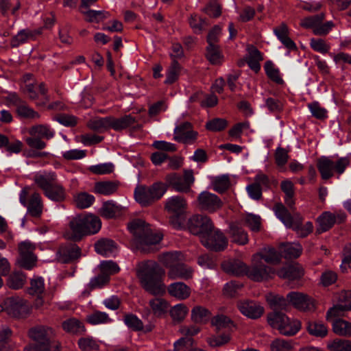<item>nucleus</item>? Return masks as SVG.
<instances>
[{"label": "nucleus", "instance_id": "393cba45", "mask_svg": "<svg viewBox=\"0 0 351 351\" xmlns=\"http://www.w3.org/2000/svg\"><path fill=\"white\" fill-rule=\"evenodd\" d=\"M40 34V32L39 30L21 29L12 38L10 45L12 47H16L25 43L34 40L36 36Z\"/></svg>", "mask_w": 351, "mask_h": 351}, {"label": "nucleus", "instance_id": "412c9836", "mask_svg": "<svg viewBox=\"0 0 351 351\" xmlns=\"http://www.w3.org/2000/svg\"><path fill=\"white\" fill-rule=\"evenodd\" d=\"M148 306L155 317H161L168 312L169 304L161 297H155L149 300Z\"/></svg>", "mask_w": 351, "mask_h": 351}, {"label": "nucleus", "instance_id": "6e6d98bb", "mask_svg": "<svg viewBox=\"0 0 351 351\" xmlns=\"http://www.w3.org/2000/svg\"><path fill=\"white\" fill-rule=\"evenodd\" d=\"M212 185L216 192L222 193L226 191L230 185V178L228 175L217 176L212 181Z\"/></svg>", "mask_w": 351, "mask_h": 351}, {"label": "nucleus", "instance_id": "f704fd0d", "mask_svg": "<svg viewBox=\"0 0 351 351\" xmlns=\"http://www.w3.org/2000/svg\"><path fill=\"white\" fill-rule=\"evenodd\" d=\"M29 133L33 136L49 140L55 135V131L50 126L45 124H38L29 128Z\"/></svg>", "mask_w": 351, "mask_h": 351}, {"label": "nucleus", "instance_id": "4be33fe9", "mask_svg": "<svg viewBox=\"0 0 351 351\" xmlns=\"http://www.w3.org/2000/svg\"><path fill=\"white\" fill-rule=\"evenodd\" d=\"M195 133L191 129V123L185 122L174 129V139L179 142L188 143L195 139Z\"/></svg>", "mask_w": 351, "mask_h": 351}, {"label": "nucleus", "instance_id": "a211bd4d", "mask_svg": "<svg viewBox=\"0 0 351 351\" xmlns=\"http://www.w3.org/2000/svg\"><path fill=\"white\" fill-rule=\"evenodd\" d=\"M237 307L241 314L253 319L261 317L264 313L263 306L254 300H240L237 302Z\"/></svg>", "mask_w": 351, "mask_h": 351}, {"label": "nucleus", "instance_id": "c756f323", "mask_svg": "<svg viewBox=\"0 0 351 351\" xmlns=\"http://www.w3.org/2000/svg\"><path fill=\"white\" fill-rule=\"evenodd\" d=\"M221 267L226 272L235 276H241L244 274L247 275L248 269V267L244 263L238 260L226 261L222 263Z\"/></svg>", "mask_w": 351, "mask_h": 351}, {"label": "nucleus", "instance_id": "423d86ee", "mask_svg": "<svg viewBox=\"0 0 351 351\" xmlns=\"http://www.w3.org/2000/svg\"><path fill=\"white\" fill-rule=\"evenodd\" d=\"M166 191L167 186L162 182H156L149 186L140 185L134 190V198L142 206H147L161 198Z\"/></svg>", "mask_w": 351, "mask_h": 351}, {"label": "nucleus", "instance_id": "f257e3e1", "mask_svg": "<svg viewBox=\"0 0 351 351\" xmlns=\"http://www.w3.org/2000/svg\"><path fill=\"white\" fill-rule=\"evenodd\" d=\"M165 270L156 262L147 261L139 264L137 276L143 289L154 295H162L166 292L163 282Z\"/></svg>", "mask_w": 351, "mask_h": 351}, {"label": "nucleus", "instance_id": "de8ad7c7", "mask_svg": "<svg viewBox=\"0 0 351 351\" xmlns=\"http://www.w3.org/2000/svg\"><path fill=\"white\" fill-rule=\"evenodd\" d=\"M280 187L285 194V202L289 208H293L295 204L293 184L290 180H284L281 182Z\"/></svg>", "mask_w": 351, "mask_h": 351}, {"label": "nucleus", "instance_id": "3c124183", "mask_svg": "<svg viewBox=\"0 0 351 351\" xmlns=\"http://www.w3.org/2000/svg\"><path fill=\"white\" fill-rule=\"evenodd\" d=\"M214 226L210 219L207 216H202L199 219V239L208 237L209 234L214 231Z\"/></svg>", "mask_w": 351, "mask_h": 351}, {"label": "nucleus", "instance_id": "6ab92c4d", "mask_svg": "<svg viewBox=\"0 0 351 351\" xmlns=\"http://www.w3.org/2000/svg\"><path fill=\"white\" fill-rule=\"evenodd\" d=\"M80 248L75 245H64L60 247L56 253V258L61 263H69L81 256Z\"/></svg>", "mask_w": 351, "mask_h": 351}, {"label": "nucleus", "instance_id": "603ef678", "mask_svg": "<svg viewBox=\"0 0 351 351\" xmlns=\"http://www.w3.org/2000/svg\"><path fill=\"white\" fill-rule=\"evenodd\" d=\"M18 116L23 119H38L40 118L38 112L30 108L24 101L16 109Z\"/></svg>", "mask_w": 351, "mask_h": 351}, {"label": "nucleus", "instance_id": "473e14b6", "mask_svg": "<svg viewBox=\"0 0 351 351\" xmlns=\"http://www.w3.org/2000/svg\"><path fill=\"white\" fill-rule=\"evenodd\" d=\"M169 293L177 299L184 300L190 295V289L183 282H173L168 287Z\"/></svg>", "mask_w": 351, "mask_h": 351}, {"label": "nucleus", "instance_id": "2eb2a0df", "mask_svg": "<svg viewBox=\"0 0 351 351\" xmlns=\"http://www.w3.org/2000/svg\"><path fill=\"white\" fill-rule=\"evenodd\" d=\"M287 298L288 302L299 311H313L315 308L314 300L303 293L293 291Z\"/></svg>", "mask_w": 351, "mask_h": 351}, {"label": "nucleus", "instance_id": "20e7f679", "mask_svg": "<svg viewBox=\"0 0 351 351\" xmlns=\"http://www.w3.org/2000/svg\"><path fill=\"white\" fill-rule=\"evenodd\" d=\"M52 334V330L44 326L32 328L28 335L34 343L26 346L24 351H60L59 345L51 341Z\"/></svg>", "mask_w": 351, "mask_h": 351}, {"label": "nucleus", "instance_id": "f3484780", "mask_svg": "<svg viewBox=\"0 0 351 351\" xmlns=\"http://www.w3.org/2000/svg\"><path fill=\"white\" fill-rule=\"evenodd\" d=\"M222 206L223 202L217 195L208 191H203L199 194V208L213 213Z\"/></svg>", "mask_w": 351, "mask_h": 351}, {"label": "nucleus", "instance_id": "a19ab883", "mask_svg": "<svg viewBox=\"0 0 351 351\" xmlns=\"http://www.w3.org/2000/svg\"><path fill=\"white\" fill-rule=\"evenodd\" d=\"M110 117H95L90 119L87 125L90 129L101 132L110 128Z\"/></svg>", "mask_w": 351, "mask_h": 351}, {"label": "nucleus", "instance_id": "dca6fc26", "mask_svg": "<svg viewBox=\"0 0 351 351\" xmlns=\"http://www.w3.org/2000/svg\"><path fill=\"white\" fill-rule=\"evenodd\" d=\"M200 242L207 249L216 252L223 250L228 245L226 237L219 230L213 231L208 237H203Z\"/></svg>", "mask_w": 351, "mask_h": 351}, {"label": "nucleus", "instance_id": "f8f14e48", "mask_svg": "<svg viewBox=\"0 0 351 351\" xmlns=\"http://www.w3.org/2000/svg\"><path fill=\"white\" fill-rule=\"evenodd\" d=\"M21 89L31 100L36 101L38 106H45L49 100L43 83H28L21 86Z\"/></svg>", "mask_w": 351, "mask_h": 351}, {"label": "nucleus", "instance_id": "c03bdc74", "mask_svg": "<svg viewBox=\"0 0 351 351\" xmlns=\"http://www.w3.org/2000/svg\"><path fill=\"white\" fill-rule=\"evenodd\" d=\"M118 185L114 182L105 181L97 182L95 185L94 191L96 193L110 195L117 191Z\"/></svg>", "mask_w": 351, "mask_h": 351}, {"label": "nucleus", "instance_id": "ea45409f", "mask_svg": "<svg viewBox=\"0 0 351 351\" xmlns=\"http://www.w3.org/2000/svg\"><path fill=\"white\" fill-rule=\"evenodd\" d=\"M333 332L339 336L351 337V322L341 318L332 322Z\"/></svg>", "mask_w": 351, "mask_h": 351}, {"label": "nucleus", "instance_id": "a878e982", "mask_svg": "<svg viewBox=\"0 0 351 351\" xmlns=\"http://www.w3.org/2000/svg\"><path fill=\"white\" fill-rule=\"evenodd\" d=\"M247 50V54L245 56V61L252 70L257 73L261 69L260 62L263 60L262 54L257 48L252 45L249 46Z\"/></svg>", "mask_w": 351, "mask_h": 351}, {"label": "nucleus", "instance_id": "774afa93", "mask_svg": "<svg viewBox=\"0 0 351 351\" xmlns=\"http://www.w3.org/2000/svg\"><path fill=\"white\" fill-rule=\"evenodd\" d=\"M331 351H351V341L347 340L333 341L328 344Z\"/></svg>", "mask_w": 351, "mask_h": 351}, {"label": "nucleus", "instance_id": "7c9ffc66", "mask_svg": "<svg viewBox=\"0 0 351 351\" xmlns=\"http://www.w3.org/2000/svg\"><path fill=\"white\" fill-rule=\"evenodd\" d=\"M306 330L311 335L319 338L325 337L328 332L327 326L318 320H308L306 323Z\"/></svg>", "mask_w": 351, "mask_h": 351}, {"label": "nucleus", "instance_id": "2f4dec72", "mask_svg": "<svg viewBox=\"0 0 351 351\" xmlns=\"http://www.w3.org/2000/svg\"><path fill=\"white\" fill-rule=\"evenodd\" d=\"M337 217L329 211L324 212L317 219L319 224L317 231L324 232L330 229L335 223Z\"/></svg>", "mask_w": 351, "mask_h": 351}, {"label": "nucleus", "instance_id": "ddd939ff", "mask_svg": "<svg viewBox=\"0 0 351 351\" xmlns=\"http://www.w3.org/2000/svg\"><path fill=\"white\" fill-rule=\"evenodd\" d=\"M274 270L266 266L260 260H253L251 267H248L247 276L254 281L261 282L271 278Z\"/></svg>", "mask_w": 351, "mask_h": 351}, {"label": "nucleus", "instance_id": "6e6552de", "mask_svg": "<svg viewBox=\"0 0 351 351\" xmlns=\"http://www.w3.org/2000/svg\"><path fill=\"white\" fill-rule=\"evenodd\" d=\"M350 163V160L347 157L340 158L334 161L329 157L322 156L317 160V167L322 178L328 180L333 176L334 171L339 175L342 174Z\"/></svg>", "mask_w": 351, "mask_h": 351}, {"label": "nucleus", "instance_id": "9d476101", "mask_svg": "<svg viewBox=\"0 0 351 351\" xmlns=\"http://www.w3.org/2000/svg\"><path fill=\"white\" fill-rule=\"evenodd\" d=\"M29 188L23 189L19 193V201L24 206H27V213L33 217H40L43 212V204L42 198L38 193H34L31 195L28 202L26 197L29 193Z\"/></svg>", "mask_w": 351, "mask_h": 351}, {"label": "nucleus", "instance_id": "09e8293b", "mask_svg": "<svg viewBox=\"0 0 351 351\" xmlns=\"http://www.w3.org/2000/svg\"><path fill=\"white\" fill-rule=\"evenodd\" d=\"M267 301L270 304L274 311H279V310H287L288 303L287 298L285 299L279 295L269 294L267 295Z\"/></svg>", "mask_w": 351, "mask_h": 351}, {"label": "nucleus", "instance_id": "0eeeda50", "mask_svg": "<svg viewBox=\"0 0 351 351\" xmlns=\"http://www.w3.org/2000/svg\"><path fill=\"white\" fill-rule=\"evenodd\" d=\"M0 311L14 318H23L29 314L31 306L27 300L16 295L5 299L0 304Z\"/></svg>", "mask_w": 351, "mask_h": 351}, {"label": "nucleus", "instance_id": "5701e85b", "mask_svg": "<svg viewBox=\"0 0 351 351\" xmlns=\"http://www.w3.org/2000/svg\"><path fill=\"white\" fill-rule=\"evenodd\" d=\"M95 249L97 254L104 256H113L118 252L117 244L111 239H102L95 244Z\"/></svg>", "mask_w": 351, "mask_h": 351}, {"label": "nucleus", "instance_id": "69168bd1", "mask_svg": "<svg viewBox=\"0 0 351 351\" xmlns=\"http://www.w3.org/2000/svg\"><path fill=\"white\" fill-rule=\"evenodd\" d=\"M324 17V14L320 13L317 15L304 18L300 21V25L305 28H313L315 29L317 25L323 21Z\"/></svg>", "mask_w": 351, "mask_h": 351}, {"label": "nucleus", "instance_id": "1a4fd4ad", "mask_svg": "<svg viewBox=\"0 0 351 351\" xmlns=\"http://www.w3.org/2000/svg\"><path fill=\"white\" fill-rule=\"evenodd\" d=\"M165 185L171 187L178 192H188L195 182L193 171L190 169L184 171L182 176L171 173L166 176Z\"/></svg>", "mask_w": 351, "mask_h": 351}, {"label": "nucleus", "instance_id": "13d9d810", "mask_svg": "<svg viewBox=\"0 0 351 351\" xmlns=\"http://www.w3.org/2000/svg\"><path fill=\"white\" fill-rule=\"evenodd\" d=\"M242 221L253 232H258L261 230V219L258 215L249 213L243 217Z\"/></svg>", "mask_w": 351, "mask_h": 351}, {"label": "nucleus", "instance_id": "052dcab7", "mask_svg": "<svg viewBox=\"0 0 351 351\" xmlns=\"http://www.w3.org/2000/svg\"><path fill=\"white\" fill-rule=\"evenodd\" d=\"M182 257V256L179 252H167L162 254L161 261L165 266L171 269V267L180 263Z\"/></svg>", "mask_w": 351, "mask_h": 351}, {"label": "nucleus", "instance_id": "39448f33", "mask_svg": "<svg viewBox=\"0 0 351 351\" xmlns=\"http://www.w3.org/2000/svg\"><path fill=\"white\" fill-rule=\"evenodd\" d=\"M268 324L285 336L295 335L301 328V322L296 319L289 318L280 311H273L267 315Z\"/></svg>", "mask_w": 351, "mask_h": 351}, {"label": "nucleus", "instance_id": "58836bf2", "mask_svg": "<svg viewBox=\"0 0 351 351\" xmlns=\"http://www.w3.org/2000/svg\"><path fill=\"white\" fill-rule=\"evenodd\" d=\"M303 274V269L298 265H289L282 267L278 271L279 277L289 280L300 278Z\"/></svg>", "mask_w": 351, "mask_h": 351}, {"label": "nucleus", "instance_id": "cd10ccee", "mask_svg": "<svg viewBox=\"0 0 351 351\" xmlns=\"http://www.w3.org/2000/svg\"><path fill=\"white\" fill-rule=\"evenodd\" d=\"M186 202L180 196H173L167 199L165 208L169 213L176 215H182L186 208Z\"/></svg>", "mask_w": 351, "mask_h": 351}, {"label": "nucleus", "instance_id": "79ce46f5", "mask_svg": "<svg viewBox=\"0 0 351 351\" xmlns=\"http://www.w3.org/2000/svg\"><path fill=\"white\" fill-rule=\"evenodd\" d=\"M295 222L293 223V228L301 237H305L308 235L313 230V223L307 221L304 226H302V218L300 215H295Z\"/></svg>", "mask_w": 351, "mask_h": 351}, {"label": "nucleus", "instance_id": "37998d69", "mask_svg": "<svg viewBox=\"0 0 351 351\" xmlns=\"http://www.w3.org/2000/svg\"><path fill=\"white\" fill-rule=\"evenodd\" d=\"M77 345L82 351H98L100 348L99 341L91 336L80 338Z\"/></svg>", "mask_w": 351, "mask_h": 351}, {"label": "nucleus", "instance_id": "680f3d73", "mask_svg": "<svg viewBox=\"0 0 351 351\" xmlns=\"http://www.w3.org/2000/svg\"><path fill=\"white\" fill-rule=\"evenodd\" d=\"M265 71L267 77L277 84L283 83V80L280 77V71L271 61H267L265 64Z\"/></svg>", "mask_w": 351, "mask_h": 351}, {"label": "nucleus", "instance_id": "338daca9", "mask_svg": "<svg viewBox=\"0 0 351 351\" xmlns=\"http://www.w3.org/2000/svg\"><path fill=\"white\" fill-rule=\"evenodd\" d=\"M23 143L14 137L8 138V143L4 145L8 156L19 154L23 149Z\"/></svg>", "mask_w": 351, "mask_h": 351}, {"label": "nucleus", "instance_id": "72a5a7b5", "mask_svg": "<svg viewBox=\"0 0 351 351\" xmlns=\"http://www.w3.org/2000/svg\"><path fill=\"white\" fill-rule=\"evenodd\" d=\"M273 210L277 218L279 219L287 228H291V227H293V223H294L293 218L282 204H276Z\"/></svg>", "mask_w": 351, "mask_h": 351}, {"label": "nucleus", "instance_id": "c85d7f7f", "mask_svg": "<svg viewBox=\"0 0 351 351\" xmlns=\"http://www.w3.org/2000/svg\"><path fill=\"white\" fill-rule=\"evenodd\" d=\"M125 207L113 201H108L103 204L100 214L106 219L116 217L119 215Z\"/></svg>", "mask_w": 351, "mask_h": 351}, {"label": "nucleus", "instance_id": "864d4df0", "mask_svg": "<svg viewBox=\"0 0 351 351\" xmlns=\"http://www.w3.org/2000/svg\"><path fill=\"white\" fill-rule=\"evenodd\" d=\"M94 201V196L86 192H81L74 196L75 204L77 207L80 208L90 207L93 204Z\"/></svg>", "mask_w": 351, "mask_h": 351}, {"label": "nucleus", "instance_id": "e433bc0d", "mask_svg": "<svg viewBox=\"0 0 351 351\" xmlns=\"http://www.w3.org/2000/svg\"><path fill=\"white\" fill-rule=\"evenodd\" d=\"M282 256L287 259L296 258L302 253V247L298 243H286L280 247Z\"/></svg>", "mask_w": 351, "mask_h": 351}, {"label": "nucleus", "instance_id": "4468645a", "mask_svg": "<svg viewBox=\"0 0 351 351\" xmlns=\"http://www.w3.org/2000/svg\"><path fill=\"white\" fill-rule=\"evenodd\" d=\"M180 331L184 337L175 341L173 343L174 349L168 351H178L180 347H184L189 351H197L196 339L193 337L197 334V329L195 326H184L181 328Z\"/></svg>", "mask_w": 351, "mask_h": 351}, {"label": "nucleus", "instance_id": "5fc2aeb1", "mask_svg": "<svg viewBox=\"0 0 351 351\" xmlns=\"http://www.w3.org/2000/svg\"><path fill=\"white\" fill-rule=\"evenodd\" d=\"M26 282L25 276L19 271L11 274L7 280V285L13 289L21 288Z\"/></svg>", "mask_w": 351, "mask_h": 351}, {"label": "nucleus", "instance_id": "0e129e2a", "mask_svg": "<svg viewBox=\"0 0 351 351\" xmlns=\"http://www.w3.org/2000/svg\"><path fill=\"white\" fill-rule=\"evenodd\" d=\"M87 322L93 325L106 324L110 321L107 313L101 311H95L86 317Z\"/></svg>", "mask_w": 351, "mask_h": 351}, {"label": "nucleus", "instance_id": "bf43d9fd", "mask_svg": "<svg viewBox=\"0 0 351 351\" xmlns=\"http://www.w3.org/2000/svg\"><path fill=\"white\" fill-rule=\"evenodd\" d=\"M294 343L290 340L276 339L270 345L271 351H293Z\"/></svg>", "mask_w": 351, "mask_h": 351}, {"label": "nucleus", "instance_id": "f03ea898", "mask_svg": "<svg viewBox=\"0 0 351 351\" xmlns=\"http://www.w3.org/2000/svg\"><path fill=\"white\" fill-rule=\"evenodd\" d=\"M130 232L133 235L132 246L142 252H148L150 246L158 243L162 234L154 231L142 219H134L128 224Z\"/></svg>", "mask_w": 351, "mask_h": 351}, {"label": "nucleus", "instance_id": "c9c22d12", "mask_svg": "<svg viewBox=\"0 0 351 351\" xmlns=\"http://www.w3.org/2000/svg\"><path fill=\"white\" fill-rule=\"evenodd\" d=\"M264 260L268 263L276 264L280 261L281 256L274 249H265L263 252L253 256V260Z\"/></svg>", "mask_w": 351, "mask_h": 351}, {"label": "nucleus", "instance_id": "a18cd8bd", "mask_svg": "<svg viewBox=\"0 0 351 351\" xmlns=\"http://www.w3.org/2000/svg\"><path fill=\"white\" fill-rule=\"evenodd\" d=\"M62 326L64 330L69 333L80 334L85 332V328L82 323L74 318L64 321Z\"/></svg>", "mask_w": 351, "mask_h": 351}, {"label": "nucleus", "instance_id": "8fccbe9b", "mask_svg": "<svg viewBox=\"0 0 351 351\" xmlns=\"http://www.w3.org/2000/svg\"><path fill=\"white\" fill-rule=\"evenodd\" d=\"M206 56L208 61L213 64H219L223 62V57L217 45H208Z\"/></svg>", "mask_w": 351, "mask_h": 351}, {"label": "nucleus", "instance_id": "b1692460", "mask_svg": "<svg viewBox=\"0 0 351 351\" xmlns=\"http://www.w3.org/2000/svg\"><path fill=\"white\" fill-rule=\"evenodd\" d=\"M44 195L50 200L56 202H63L66 197L65 188L55 181L45 192Z\"/></svg>", "mask_w": 351, "mask_h": 351}, {"label": "nucleus", "instance_id": "7ed1b4c3", "mask_svg": "<svg viewBox=\"0 0 351 351\" xmlns=\"http://www.w3.org/2000/svg\"><path fill=\"white\" fill-rule=\"evenodd\" d=\"M101 227L100 219L94 215H78L69 223L71 232L66 237L74 240L80 239L86 235L97 233Z\"/></svg>", "mask_w": 351, "mask_h": 351}, {"label": "nucleus", "instance_id": "9b49d317", "mask_svg": "<svg viewBox=\"0 0 351 351\" xmlns=\"http://www.w3.org/2000/svg\"><path fill=\"white\" fill-rule=\"evenodd\" d=\"M35 249L36 245L29 241H25L19 244V263L21 267L32 269L36 265L37 258L34 254Z\"/></svg>", "mask_w": 351, "mask_h": 351}, {"label": "nucleus", "instance_id": "e2e57ef3", "mask_svg": "<svg viewBox=\"0 0 351 351\" xmlns=\"http://www.w3.org/2000/svg\"><path fill=\"white\" fill-rule=\"evenodd\" d=\"M189 313V308L183 304H178L170 310V315L174 322L182 321Z\"/></svg>", "mask_w": 351, "mask_h": 351}, {"label": "nucleus", "instance_id": "bb28decb", "mask_svg": "<svg viewBox=\"0 0 351 351\" xmlns=\"http://www.w3.org/2000/svg\"><path fill=\"white\" fill-rule=\"evenodd\" d=\"M193 271L186 265L179 263L169 269L168 276L170 279H184L186 280L192 277Z\"/></svg>", "mask_w": 351, "mask_h": 351}, {"label": "nucleus", "instance_id": "4d7b16f0", "mask_svg": "<svg viewBox=\"0 0 351 351\" xmlns=\"http://www.w3.org/2000/svg\"><path fill=\"white\" fill-rule=\"evenodd\" d=\"M89 22H99L100 20L108 18L110 13L103 10H82L80 11Z\"/></svg>", "mask_w": 351, "mask_h": 351}, {"label": "nucleus", "instance_id": "4c0bfd02", "mask_svg": "<svg viewBox=\"0 0 351 351\" xmlns=\"http://www.w3.org/2000/svg\"><path fill=\"white\" fill-rule=\"evenodd\" d=\"M232 241L239 245H245L248 242L247 233L236 223L230 226Z\"/></svg>", "mask_w": 351, "mask_h": 351}, {"label": "nucleus", "instance_id": "49530a36", "mask_svg": "<svg viewBox=\"0 0 351 351\" xmlns=\"http://www.w3.org/2000/svg\"><path fill=\"white\" fill-rule=\"evenodd\" d=\"M110 128L114 130H121L132 125L135 122V119L129 114L119 119L110 117Z\"/></svg>", "mask_w": 351, "mask_h": 351}, {"label": "nucleus", "instance_id": "aec40b11", "mask_svg": "<svg viewBox=\"0 0 351 351\" xmlns=\"http://www.w3.org/2000/svg\"><path fill=\"white\" fill-rule=\"evenodd\" d=\"M33 180L34 183L45 192L57 180V175L53 171H40L34 174Z\"/></svg>", "mask_w": 351, "mask_h": 351}]
</instances>
